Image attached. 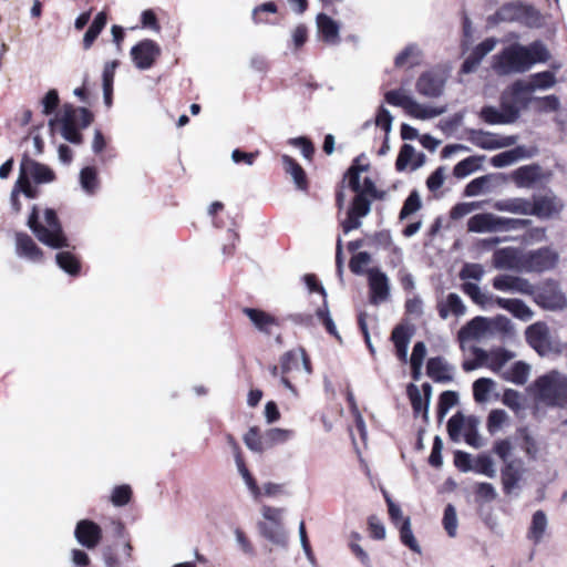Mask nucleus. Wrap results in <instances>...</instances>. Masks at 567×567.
Returning <instances> with one entry per match:
<instances>
[{
	"label": "nucleus",
	"instance_id": "a211bd4d",
	"mask_svg": "<svg viewBox=\"0 0 567 567\" xmlns=\"http://www.w3.org/2000/svg\"><path fill=\"white\" fill-rule=\"evenodd\" d=\"M385 193L375 187L374 182L365 177L362 182L359 181V189L357 192V219L367 216L371 210V203L373 199H382ZM360 227V221L357 220V228Z\"/></svg>",
	"mask_w": 567,
	"mask_h": 567
},
{
	"label": "nucleus",
	"instance_id": "2f4dec72",
	"mask_svg": "<svg viewBox=\"0 0 567 567\" xmlns=\"http://www.w3.org/2000/svg\"><path fill=\"white\" fill-rule=\"evenodd\" d=\"M281 163L286 174L290 175L299 190L308 192L309 181L302 166L291 156L281 155Z\"/></svg>",
	"mask_w": 567,
	"mask_h": 567
},
{
	"label": "nucleus",
	"instance_id": "6e6d98bb",
	"mask_svg": "<svg viewBox=\"0 0 567 567\" xmlns=\"http://www.w3.org/2000/svg\"><path fill=\"white\" fill-rule=\"evenodd\" d=\"M470 350L473 353L474 359L463 361L462 368L464 371L471 372L483 365H487L488 353L484 349L473 346Z\"/></svg>",
	"mask_w": 567,
	"mask_h": 567
},
{
	"label": "nucleus",
	"instance_id": "864d4df0",
	"mask_svg": "<svg viewBox=\"0 0 567 567\" xmlns=\"http://www.w3.org/2000/svg\"><path fill=\"white\" fill-rule=\"evenodd\" d=\"M478 424H480L478 419H476L475 416H470L466 420L465 432H464L465 442L475 449H480L483 446V440L477 430Z\"/></svg>",
	"mask_w": 567,
	"mask_h": 567
},
{
	"label": "nucleus",
	"instance_id": "3c124183",
	"mask_svg": "<svg viewBox=\"0 0 567 567\" xmlns=\"http://www.w3.org/2000/svg\"><path fill=\"white\" fill-rule=\"evenodd\" d=\"M278 12V7L274 1H267L257 6L252 10L251 19L256 24H276L277 21H272L268 18V14H275Z\"/></svg>",
	"mask_w": 567,
	"mask_h": 567
},
{
	"label": "nucleus",
	"instance_id": "393cba45",
	"mask_svg": "<svg viewBox=\"0 0 567 567\" xmlns=\"http://www.w3.org/2000/svg\"><path fill=\"white\" fill-rule=\"evenodd\" d=\"M563 208V204L553 194L544 196H534L529 200V215L537 216L538 218H550L558 214Z\"/></svg>",
	"mask_w": 567,
	"mask_h": 567
},
{
	"label": "nucleus",
	"instance_id": "338daca9",
	"mask_svg": "<svg viewBox=\"0 0 567 567\" xmlns=\"http://www.w3.org/2000/svg\"><path fill=\"white\" fill-rule=\"evenodd\" d=\"M246 446L254 452H262L266 449L264 435L257 426H252L244 436Z\"/></svg>",
	"mask_w": 567,
	"mask_h": 567
},
{
	"label": "nucleus",
	"instance_id": "0eeeda50",
	"mask_svg": "<svg viewBox=\"0 0 567 567\" xmlns=\"http://www.w3.org/2000/svg\"><path fill=\"white\" fill-rule=\"evenodd\" d=\"M530 224V219L508 218L492 213H481L472 216L467 220V229L471 233L477 234L513 231L525 229Z\"/></svg>",
	"mask_w": 567,
	"mask_h": 567
},
{
	"label": "nucleus",
	"instance_id": "6e6552de",
	"mask_svg": "<svg viewBox=\"0 0 567 567\" xmlns=\"http://www.w3.org/2000/svg\"><path fill=\"white\" fill-rule=\"evenodd\" d=\"M336 205L339 215L346 208V218L340 220L344 234L354 229V159L347 168L336 189Z\"/></svg>",
	"mask_w": 567,
	"mask_h": 567
},
{
	"label": "nucleus",
	"instance_id": "aec40b11",
	"mask_svg": "<svg viewBox=\"0 0 567 567\" xmlns=\"http://www.w3.org/2000/svg\"><path fill=\"white\" fill-rule=\"evenodd\" d=\"M525 466L522 460L513 458L501 470L503 491L506 495H513L519 489V482L525 474Z\"/></svg>",
	"mask_w": 567,
	"mask_h": 567
},
{
	"label": "nucleus",
	"instance_id": "c85d7f7f",
	"mask_svg": "<svg viewBox=\"0 0 567 567\" xmlns=\"http://www.w3.org/2000/svg\"><path fill=\"white\" fill-rule=\"evenodd\" d=\"M488 330V321L484 317H475L471 321H468L465 326H463L458 333L457 339L460 341L461 349H465V343L470 340H478Z\"/></svg>",
	"mask_w": 567,
	"mask_h": 567
},
{
	"label": "nucleus",
	"instance_id": "f03ea898",
	"mask_svg": "<svg viewBox=\"0 0 567 567\" xmlns=\"http://www.w3.org/2000/svg\"><path fill=\"white\" fill-rule=\"evenodd\" d=\"M44 224L40 221V209L38 205L31 207L27 225L42 244L54 248H68V237L63 230L62 223L53 208H45Z\"/></svg>",
	"mask_w": 567,
	"mask_h": 567
},
{
	"label": "nucleus",
	"instance_id": "f704fd0d",
	"mask_svg": "<svg viewBox=\"0 0 567 567\" xmlns=\"http://www.w3.org/2000/svg\"><path fill=\"white\" fill-rule=\"evenodd\" d=\"M492 207L498 212L511 213L515 215H529V199L523 197H512L495 200Z\"/></svg>",
	"mask_w": 567,
	"mask_h": 567
},
{
	"label": "nucleus",
	"instance_id": "ddd939ff",
	"mask_svg": "<svg viewBox=\"0 0 567 567\" xmlns=\"http://www.w3.org/2000/svg\"><path fill=\"white\" fill-rule=\"evenodd\" d=\"M303 281L309 289L310 292H317L321 297V306H319L316 309V317L318 320L323 324L327 332L337 339H340L334 322L330 317L329 309H328V302H327V292L323 288V286L318 280L317 276L315 274H306L303 276Z\"/></svg>",
	"mask_w": 567,
	"mask_h": 567
},
{
	"label": "nucleus",
	"instance_id": "423d86ee",
	"mask_svg": "<svg viewBox=\"0 0 567 567\" xmlns=\"http://www.w3.org/2000/svg\"><path fill=\"white\" fill-rule=\"evenodd\" d=\"M279 367L274 365L270 371L274 377L280 374L281 382L288 389L293 390L291 379L307 378L312 373L309 355L303 348L285 352L279 360Z\"/></svg>",
	"mask_w": 567,
	"mask_h": 567
},
{
	"label": "nucleus",
	"instance_id": "bf43d9fd",
	"mask_svg": "<svg viewBox=\"0 0 567 567\" xmlns=\"http://www.w3.org/2000/svg\"><path fill=\"white\" fill-rule=\"evenodd\" d=\"M400 538H401V542L405 546H408L411 550H413L414 553H417V554L421 553V547L413 535V532L411 528V520L409 517H405L403 519L402 524L400 525Z\"/></svg>",
	"mask_w": 567,
	"mask_h": 567
},
{
	"label": "nucleus",
	"instance_id": "b1692460",
	"mask_svg": "<svg viewBox=\"0 0 567 567\" xmlns=\"http://www.w3.org/2000/svg\"><path fill=\"white\" fill-rule=\"evenodd\" d=\"M497 43L498 40L496 38H487L478 43L464 60L461 72L464 74L475 72L483 59L496 48Z\"/></svg>",
	"mask_w": 567,
	"mask_h": 567
},
{
	"label": "nucleus",
	"instance_id": "7c9ffc66",
	"mask_svg": "<svg viewBox=\"0 0 567 567\" xmlns=\"http://www.w3.org/2000/svg\"><path fill=\"white\" fill-rule=\"evenodd\" d=\"M437 312L441 319L446 320L450 316L463 317L466 313V306L462 298L454 292L449 293L445 299L437 302Z\"/></svg>",
	"mask_w": 567,
	"mask_h": 567
},
{
	"label": "nucleus",
	"instance_id": "2eb2a0df",
	"mask_svg": "<svg viewBox=\"0 0 567 567\" xmlns=\"http://www.w3.org/2000/svg\"><path fill=\"white\" fill-rule=\"evenodd\" d=\"M533 296L534 301L544 309L556 310L563 309L566 306L565 295L554 280H547L537 289L535 288Z\"/></svg>",
	"mask_w": 567,
	"mask_h": 567
},
{
	"label": "nucleus",
	"instance_id": "603ef678",
	"mask_svg": "<svg viewBox=\"0 0 567 567\" xmlns=\"http://www.w3.org/2000/svg\"><path fill=\"white\" fill-rule=\"evenodd\" d=\"M556 84V76L550 71H544L535 73L530 76V81L527 82L528 87L533 92L536 90H547Z\"/></svg>",
	"mask_w": 567,
	"mask_h": 567
},
{
	"label": "nucleus",
	"instance_id": "cd10ccee",
	"mask_svg": "<svg viewBox=\"0 0 567 567\" xmlns=\"http://www.w3.org/2000/svg\"><path fill=\"white\" fill-rule=\"evenodd\" d=\"M505 182L503 174H487L471 181L464 189V195L474 197L483 193L491 192L496 185Z\"/></svg>",
	"mask_w": 567,
	"mask_h": 567
},
{
	"label": "nucleus",
	"instance_id": "5fc2aeb1",
	"mask_svg": "<svg viewBox=\"0 0 567 567\" xmlns=\"http://www.w3.org/2000/svg\"><path fill=\"white\" fill-rule=\"evenodd\" d=\"M495 388V382L489 378H480L473 383V395L476 402L488 401V395Z\"/></svg>",
	"mask_w": 567,
	"mask_h": 567
},
{
	"label": "nucleus",
	"instance_id": "f3484780",
	"mask_svg": "<svg viewBox=\"0 0 567 567\" xmlns=\"http://www.w3.org/2000/svg\"><path fill=\"white\" fill-rule=\"evenodd\" d=\"M161 54V47L152 39H144L131 49L132 60L140 70L151 69Z\"/></svg>",
	"mask_w": 567,
	"mask_h": 567
},
{
	"label": "nucleus",
	"instance_id": "8fccbe9b",
	"mask_svg": "<svg viewBox=\"0 0 567 567\" xmlns=\"http://www.w3.org/2000/svg\"><path fill=\"white\" fill-rule=\"evenodd\" d=\"M58 266L71 276H79L81 272L80 259L70 251H60L55 256Z\"/></svg>",
	"mask_w": 567,
	"mask_h": 567
},
{
	"label": "nucleus",
	"instance_id": "c03bdc74",
	"mask_svg": "<svg viewBox=\"0 0 567 567\" xmlns=\"http://www.w3.org/2000/svg\"><path fill=\"white\" fill-rule=\"evenodd\" d=\"M530 155L527 153L526 148L524 146H517L515 148H512L509 151L499 153L491 158V164L494 167L501 168L509 166L519 159L527 158Z\"/></svg>",
	"mask_w": 567,
	"mask_h": 567
},
{
	"label": "nucleus",
	"instance_id": "412c9836",
	"mask_svg": "<svg viewBox=\"0 0 567 567\" xmlns=\"http://www.w3.org/2000/svg\"><path fill=\"white\" fill-rule=\"evenodd\" d=\"M492 261L494 268L498 270L523 272V252L516 247L496 249Z\"/></svg>",
	"mask_w": 567,
	"mask_h": 567
},
{
	"label": "nucleus",
	"instance_id": "f257e3e1",
	"mask_svg": "<svg viewBox=\"0 0 567 567\" xmlns=\"http://www.w3.org/2000/svg\"><path fill=\"white\" fill-rule=\"evenodd\" d=\"M549 58L547 47L539 40L528 45L513 43L493 56L492 69L501 76L520 74L536 63L547 62Z\"/></svg>",
	"mask_w": 567,
	"mask_h": 567
},
{
	"label": "nucleus",
	"instance_id": "79ce46f5",
	"mask_svg": "<svg viewBox=\"0 0 567 567\" xmlns=\"http://www.w3.org/2000/svg\"><path fill=\"white\" fill-rule=\"evenodd\" d=\"M481 118L491 125L512 124L516 122L514 113L506 110H497L494 106H484L480 112Z\"/></svg>",
	"mask_w": 567,
	"mask_h": 567
},
{
	"label": "nucleus",
	"instance_id": "c9c22d12",
	"mask_svg": "<svg viewBox=\"0 0 567 567\" xmlns=\"http://www.w3.org/2000/svg\"><path fill=\"white\" fill-rule=\"evenodd\" d=\"M453 368L441 357L431 358L426 364L427 375L435 382L452 381Z\"/></svg>",
	"mask_w": 567,
	"mask_h": 567
},
{
	"label": "nucleus",
	"instance_id": "e433bc0d",
	"mask_svg": "<svg viewBox=\"0 0 567 567\" xmlns=\"http://www.w3.org/2000/svg\"><path fill=\"white\" fill-rule=\"evenodd\" d=\"M258 529L260 535L272 544L280 547L287 546V534L282 523L259 522Z\"/></svg>",
	"mask_w": 567,
	"mask_h": 567
},
{
	"label": "nucleus",
	"instance_id": "9d476101",
	"mask_svg": "<svg viewBox=\"0 0 567 567\" xmlns=\"http://www.w3.org/2000/svg\"><path fill=\"white\" fill-rule=\"evenodd\" d=\"M94 121L93 113L86 107L65 105L61 118L62 136L72 144H82L84 138L79 127L85 128Z\"/></svg>",
	"mask_w": 567,
	"mask_h": 567
},
{
	"label": "nucleus",
	"instance_id": "5701e85b",
	"mask_svg": "<svg viewBox=\"0 0 567 567\" xmlns=\"http://www.w3.org/2000/svg\"><path fill=\"white\" fill-rule=\"evenodd\" d=\"M76 540L87 549L95 548L103 538V532L99 524L91 519L78 522L74 530Z\"/></svg>",
	"mask_w": 567,
	"mask_h": 567
},
{
	"label": "nucleus",
	"instance_id": "a878e982",
	"mask_svg": "<svg viewBox=\"0 0 567 567\" xmlns=\"http://www.w3.org/2000/svg\"><path fill=\"white\" fill-rule=\"evenodd\" d=\"M372 302L385 301L390 293L389 278L378 268L367 271Z\"/></svg>",
	"mask_w": 567,
	"mask_h": 567
},
{
	"label": "nucleus",
	"instance_id": "09e8293b",
	"mask_svg": "<svg viewBox=\"0 0 567 567\" xmlns=\"http://www.w3.org/2000/svg\"><path fill=\"white\" fill-rule=\"evenodd\" d=\"M515 357V353L511 350L499 348L492 351L488 354L487 367L496 372L501 373L504 371L505 364Z\"/></svg>",
	"mask_w": 567,
	"mask_h": 567
},
{
	"label": "nucleus",
	"instance_id": "37998d69",
	"mask_svg": "<svg viewBox=\"0 0 567 567\" xmlns=\"http://www.w3.org/2000/svg\"><path fill=\"white\" fill-rule=\"evenodd\" d=\"M234 449L236 451L235 460H236V464H237L239 473L241 474L247 487L249 488V491L254 495V497L259 498L261 496V488L258 486L257 481L255 480L252 474L247 468L246 463L243 458L240 449L236 442H234Z\"/></svg>",
	"mask_w": 567,
	"mask_h": 567
},
{
	"label": "nucleus",
	"instance_id": "dca6fc26",
	"mask_svg": "<svg viewBox=\"0 0 567 567\" xmlns=\"http://www.w3.org/2000/svg\"><path fill=\"white\" fill-rule=\"evenodd\" d=\"M525 338L527 343L542 357L554 351L549 328L543 321L535 322L527 327Z\"/></svg>",
	"mask_w": 567,
	"mask_h": 567
},
{
	"label": "nucleus",
	"instance_id": "13d9d810",
	"mask_svg": "<svg viewBox=\"0 0 567 567\" xmlns=\"http://www.w3.org/2000/svg\"><path fill=\"white\" fill-rule=\"evenodd\" d=\"M475 473L485 475L489 478H494L496 476V468L493 460L488 455H478L476 460L473 462L472 470Z\"/></svg>",
	"mask_w": 567,
	"mask_h": 567
},
{
	"label": "nucleus",
	"instance_id": "774afa93",
	"mask_svg": "<svg viewBox=\"0 0 567 567\" xmlns=\"http://www.w3.org/2000/svg\"><path fill=\"white\" fill-rule=\"evenodd\" d=\"M422 207L421 197L417 190H412L404 200L403 207L400 210L399 218L401 220L408 218L410 215L416 213Z\"/></svg>",
	"mask_w": 567,
	"mask_h": 567
},
{
	"label": "nucleus",
	"instance_id": "6ab92c4d",
	"mask_svg": "<svg viewBox=\"0 0 567 567\" xmlns=\"http://www.w3.org/2000/svg\"><path fill=\"white\" fill-rule=\"evenodd\" d=\"M468 141L482 150H498L516 144L517 136L498 137L496 134L483 130H470Z\"/></svg>",
	"mask_w": 567,
	"mask_h": 567
},
{
	"label": "nucleus",
	"instance_id": "72a5a7b5",
	"mask_svg": "<svg viewBox=\"0 0 567 567\" xmlns=\"http://www.w3.org/2000/svg\"><path fill=\"white\" fill-rule=\"evenodd\" d=\"M341 394L344 396L348 403V415H343V411H339V419L337 422L340 423L341 426H344L347 432L349 433V437L351 442L354 444V432H353V423H354V398L352 394L351 385L349 382L346 383L344 389L341 390Z\"/></svg>",
	"mask_w": 567,
	"mask_h": 567
},
{
	"label": "nucleus",
	"instance_id": "4c0bfd02",
	"mask_svg": "<svg viewBox=\"0 0 567 567\" xmlns=\"http://www.w3.org/2000/svg\"><path fill=\"white\" fill-rule=\"evenodd\" d=\"M423 52L415 43L406 45L394 59L396 68H414L422 62Z\"/></svg>",
	"mask_w": 567,
	"mask_h": 567
},
{
	"label": "nucleus",
	"instance_id": "58836bf2",
	"mask_svg": "<svg viewBox=\"0 0 567 567\" xmlns=\"http://www.w3.org/2000/svg\"><path fill=\"white\" fill-rule=\"evenodd\" d=\"M540 172L538 165H525L514 171L512 177L518 187H530L540 178Z\"/></svg>",
	"mask_w": 567,
	"mask_h": 567
},
{
	"label": "nucleus",
	"instance_id": "49530a36",
	"mask_svg": "<svg viewBox=\"0 0 567 567\" xmlns=\"http://www.w3.org/2000/svg\"><path fill=\"white\" fill-rule=\"evenodd\" d=\"M317 25L319 33L326 42H336L339 35V27L329 16L319 13L317 16Z\"/></svg>",
	"mask_w": 567,
	"mask_h": 567
},
{
	"label": "nucleus",
	"instance_id": "4d7b16f0",
	"mask_svg": "<svg viewBox=\"0 0 567 567\" xmlns=\"http://www.w3.org/2000/svg\"><path fill=\"white\" fill-rule=\"evenodd\" d=\"M292 433L293 432L290 430L279 427H274L266 431L264 434L266 449H271L277 444L287 442L291 437Z\"/></svg>",
	"mask_w": 567,
	"mask_h": 567
},
{
	"label": "nucleus",
	"instance_id": "4be33fe9",
	"mask_svg": "<svg viewBox=\"0 0 567 567\" xmlns=\"http://www.w3.org/2000/svg\"><path fill=\"white\" fill-rule=\"evenodd\" d=\"M493 287L503 292L523 293L532 296L535 293V287L529 282L528 279L512 276V275H498L493 279Z\"/></svg>",
	"mask_w": 567,
	"mask_h": 567
},
{
	"label": "nucleus",
	"instance_id": "bb28decb",
	"mask_svg": "<svg viewBox=\"0 0 567 567\" xmlns=\"http://www.w3.org/2000/svg\"><path fill=\"white\" fill-rule=\"evenodd\" d=\"M243 313L250 319L257 330L267 336L272 334L274 327H280V320L265 310L245 307Z\"/></svg>",
	"mask_w": 567,
	"mask_h": 567
},
{
	"label": "nucleus",
	"instance_id": "39448f33",
	"mask_svg": "<svg viewBox=\"0 0 567 567\" xmlns=\"http://www.w3.org/2000/svg\"><path fill=\"white\" fill-rule=\"evenodd\" d=\"M487 21L493 25L502 22H517L529 29H538L544 24L540 11L522 1L503 4L494 14L488 17Z\"/></svg>",
	"mask_w": 567,
	"mask_h": 567
},
{
	"label": "nucleus",
	"instance_id": "20e7f679",
	"mask_svg": "<svg viewBox=\"0 0 567 567\" xmlns=\"http://www.w3.org/2000/svg\"><path fill=\"white\" fill-rule=\"evenodd\" d=\"M56 179L54 171L45 164H42L28 154H23L17 181L23 190V195L29 199H35L40 196L38 185L49 184Z\"/></svg>",
	"mask_w": 567,
	"mask_h": 567
},
{
	"label": "nucleus",
	"instance_id": "052dcab7",
	"mask_svg": "<svg viewBox=\"0 0 567 567\" xmlns=\"http://www.w3.org/2000/svg\"><path fill=\"white\" fill-rule=\"evenodd\" d=\"M473 491L476 496V502L491 503L495 501L498 496V493L494 485L486 482L475 483L473 486Z\"/></svg>",
	"mask_w": 567,
	"mask_h": 567
},
{
	"label": "nucleus",
	"instance_id": "4468645a",
	"mask_svg": "<svg viewBox=\"0 0 567 567\" xmlns=\"http://www.w3.org/2000/svg\"><path fill=\"white\" fill-rule=\"evenodd\" d=\"M447 81L444 71L432 69L423 72L415 83L417 93L422 96L435 99L443 94Z\"/></svg>",
	"mask_w": 567,
	"mask_h": 567
},
{
	"label": "nucleus",
	"instance_id": "0e129e2a",
	"mask_svg": "<svg viewBox=\"0 0 567 567\" xmlns=\"http://www.w3.org/2000/svg\"><path fill=\"white\" fill-rule=\"evenodd\" d=\"M133 497L132 487L127 484L117 485L113 488L111 494V502L116 507L127 505Z\"/></svg>",
	"mask_w": 567,
	"mask_h": 567
},
{
	"label": "nucleus",
	"instance_id": "a18cd8bd",
	"mask_svg": "<svg viewBox=\"0 0 567 567\" xmlns=\"http://www.w3.org/2000/svg\"><path fill=\"white\" fill-rule=\"evenodd\" d=\"M118 65V61L114 60L107 62L104 65L102 80H103V93H104V103L107 107L112 106L113 102V83L115 76V69Z\"/></svg>",
	"mask_w": 567,
	"mask_h": 567
},
{
	"label": "nucleus",
	"instance_id": "e2e57ef3",
	"mask_svg": "<svg viewBox=\"0 0 567 567\" xmlns=\"http://www.w3.org/2000/svg\"><path fill=\"white\" fill-rule=\"evenodd\" d=\"M458 402V394L455 391H444L441 393L437 406V416L442 421L450 409L456 405Z\"/></svg>",
	"mask_w": 567,
	"mask_h": 567
},
{
	"label": "nucleus",
	"instance_id": "7ed1b4c3",
	"mask_svg": "<svg viewBox=\"0 0 567 567\" xmlns=\"http://www.w3.org/2000/svg\"><path fill=\"white\" fill-rule=\"evenodd\" d=\"M536 405H567V378L558 371L538 377L528 388Z\"/></svg>",
	"mask_w": 567,
	"mask_h": 567
},
{
	"label": "nucleus",
	"instance_id": "ea45409f",
	"mask_svg": "<svg viewBox=\"0 0 567 567\" xmlns=\"http://www.w3.org/2000/svg\"><path fill=\"white\" fill-rule=\"evenodd\" d=\"M530 374V365L524 361H517L502 372V378L516 385H524Z\"/></svg>",
	"mask_w": 567,
	"mask_h": 567
},
{
	"label": "nucleus",
	"instance_id": "680f3d73",
	"mask_svg": "<svg viewBox=\"0 0 567 567\" xmlns=\"http://www.w3.org/2000/svg\"><path fill=\"white\" fill-rule=\"evenodd\" d=\"M462 291L467 295L473 300V302L480 306H485L493 299L492 296L483 292L478 285L473 282H464L462 285Z\"/></svg>",
	"mask_w": 567,
	"mask_h": 567
},
{
	"label": "nucleus",
	"instance_id": "9b49d317",
	"mask_svg": "<svg viewBox=\"0 0 567 567\" xmlns=\"http://www.w3.org/2000/svg\"><path fill=\"white\" fill-rule=\"evenodd\" d=\"M532 93L533 91L528 87L527 81L516 80L501 94L499 100L502 110L514 113L515 120L517 121L520 116L522 110L527 109L534 101Z\"/></svg>",
	"mask_w": 567,
	"mask_h": 567
},
{
	"label": "nucleus",
	"instance_id": "a19ab883",
	"mask_svg": "<svg viewBox=\"0 0 567 567\" xmlns=\"http://www.w3.org/2000/svg\"><path fill=\"white\" fill-rule=\"evenodd\" d=\"M548 526L547 515L544 511L538 509L533 514L532 523L527 533V538L534 544H539L546 533Z\"/></svg>",
	"mask_w": 567,
	"mask_h": 567
},
{
	"label": "nucleus",
	"instance_id": "473e14b6",
	"mask_svg": "<svg viewBox=\"0 0 567 567\" xmlns=\"http://www.w3.org/2000/svg\"><path fill=\"white\" fill-rule=\"evenodd\" d=\"M495 302L499 308L509 311L519 320L529 321L534 317V311L520 299L496 297Z\"/></svg>",
	"mask_w": 567,
	"mask_h": 567
},
{
	"label": "nucleus",
	"instance_id": "69168bd1",
	"mask_svg": "<svg viewBox=\"0 0 567 567\" xmlns=\"http://www.w3.org/2000/svg\"><path fill=\"white\" fill-rule=\"evenodd\" d=\"M444 529L446 530L450 537H455L457 534L458 519L456 514V508L452 504H447L444 509V515L442 519Z\"/></svg>",
	"mask_w": 567,
	"mask_h": 567
},
{
	"label": "nucleus",
	"instance_id": "de8ad7c7",
	"mask_svg": "<svg viewBox=\"0 0 567 567\" xmlns=\"http://www.w3.org/2000/svg\"><path fill=\"white\" fill-rule=\"evenodd\" d=\"M485 159V155H475L466 157L465 159L458 162L453 169V174L456 178H464L470 174L478 171L482 166V163Z\"/></svg>",
	"mask_w": 567,
	"mask_h": 567
},
{
	"label": "nucleus",
	"instance_id": "f8f14e48",
	"mask_svg": "<svg viewBox=\"0 0 567 567\" xmlns=\"http://www.w3.org/2000/svg\"><path fill=\"white\" fill-rule=\"evenodd\" d=\"M558 262V254L549 247L523 252V272H543L553 269Z\"/></svg>",
	"mask_w": 567,
	"mask_h": 567
},
{
	"label": "nucleus",
	"instance_id": "1a4fd4ad",
	"mask_svg": "<svg viewBox=\"0 0 567 567\" xmlns=\"http://www.w3.org/2000/svg\"><path fill=\"white\" fill-rule=\"evenodd\" d=\"M384 100L392 106L402 107L406 114L419 120H430L446 112V106L431 107L420 104L405 89L385 92Z\"/></svg>",
	"mask_w": 567,
	"mask_h": 567
},
{
	"label": "nucleus",
	"instance_id": "c756f323",
	"mask_svg": "<svg viewBox=\"0 0 567 567\" xmlns=\"http://www.w3.org/2000/svg\"><path fill=\"white\" fill-rule=\"evenodd\" d=\"M16 251L20 257H24L34 262L42 261L44 257L42 249L27 233L16 234Z\"/></svg>",
	"mask_w": 567,
	"mask_h": 567
}]
</instances>
